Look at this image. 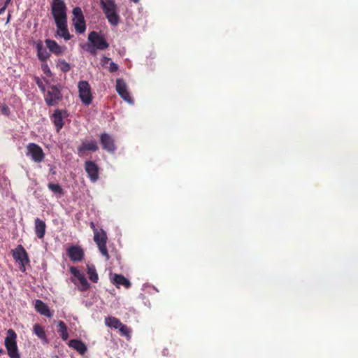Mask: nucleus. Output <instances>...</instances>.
<instances>
[{
  "mask_svg": "<svg viewBox=\"0 0 358 358\" xmlns=\"http://www.w3.org/2000/svg\"><path fill=\"white\" fill-rule=\"evenodd\" d=\"M51 13L55 23L66 21V6L63 0H53Z\"/></svg>",
  "mask_w": 358,
  "mask_h": 358,
  "instance_id": "3",
  "label": "nucleus"
},
{
  "mask_svg": "<svg viewBox=\"0 0 358 358\" xmlns=\"http://www.w3.org/2000/svg\"><path fill=\"white\" fill-rule=\"evenodd\" d=\"M73 25L76 31L79 34H83L85 31L86 25L82 10L80 7H76L73 9Z\"/></svg>",
  "mask_w": 358,
  "mask_h": 358,
  "instance_id": "7",
  "label": "nucleus"
},
{
  "mask_svg": "<svg viewBox=\"0 0 358 358\" xmlns=\"http://www.w3.org/2000/svg\"><path fill=\"white\" fill-rule=\"evenodd\" d=\"M118 329L122 336L130 337L131 329L127 325L122 323L120 327H118Z\"/></svg>",
  "mask_w": 358,
  "mask_h": 358,
  "instance_id": "31",
  "label": "nucleus"
},
{
  "mask_svg": "<svg viewBox=\"0 0 358 358\" xmlns=\"http://www.w3.org/2000/svg\"><path fill=\"white\" fill-rule=\"evenodd\" d=\"M105 324L106 326L114 328V329H118L119 327H120L122 322L120 320L115 317L113 316H108L105 318Z\"/></svg>",
  "mask_w": 358,
  "mask_h": 358,
  "instance_id": "24",
  "label": "nucleus"
},
{
  "mask_svg": "<svg viewBox=\"0 0 358 358\" xmlns=\"http://www.w3.org/2000/svg\"><path fill=\"white\" fill-rule=\"evenodd\" d=\"M48 186V188L55 194H63V189L59 184L49 183Z\"/></svg>",
  "mask_w": 358,
  "mask_h": 358,
  "instance_id": "30",
  "label": "nucleus"
},
{
  "mask_svg": "<svg viewBox=\"0 0 358 358\" xmlns=\"http://www.w3.org/2000/svg\"><path fill=\"white\" fill-rule=\"evenodd\" d=\"M68 115V113L66 110L57 109L50 116V119L54 123L57 132H59L64 126V117H66Z\"/></svg>",
  "mask_w": 358,
  "mask_h": 358,
  "instance_id": "13",
  "label": "nucleus"
},
{
  "mask_svg": "<svg viewBox=\"0 0 358 358\" xmlns=\"http://www.w3.org/2000/svg\"><path fill=\"white\" fill-rule=\"evenodd\" d=\"M70 272L76 279L83 275V273H81L80 271L74 266H71L70 268Z\"/></svg>",
  "mask_w": 358,
  "mask_h": 358,
  "instance_id": "32",
  "label": "nucleus"
},
{
  "mask_svg": "<svg viewBox=\"0 0 358 358\" xmlns=\"http://www.w3.org/2000/svg\"><path fill=\"white\" fill-rule=\"evenodd\" d=\"M35 308L37 312L40 314L46 316L48 317H51L52 316V313L50 312L48 306L42 301L36 300L35 301Z\"/></svg>",
  "mask_w": 358,
  "mask_h": 358,
  "instance_id": "19",
  "label": "nucleus"
},
{
  "mask_svg": "<svg viewBox=\"0 0 358 358\" xmlns=\"http://www.w3.org/2000/svg\"><path fill=\"white\" fill-rule=\"evenodd\" d=\"M87 273L88 275L90 280L92 282H95V283H96L98 282L99 276H98L96 268L94 265H92V264L87 265Z\"/></svg>",
  "mask_w": 358,
  "mask_h": 358,
  "instance_id": "23",
  "label": "nucleus"
},
{
  "mask_svg": "<svg viewBox=\"0 0 358 358\" xmlns=\"http://www.w3.org/2000/svg\"><path fill=\"white\" fill-rule=\"evenodd\" d=\"M17 335L13 329L7 331V336L5 338L4 344L10 358H20L17 346Z\"/></svg>",
  "mask_w": 358,
  "mask_h": 358,
  "instance_id": "2",
  "label": "nucleus"
},
{
  "mask_svg": "<svg viewBox=\"0 0 358 358\" xmlns=\"http://www.w3.org/2000/svg\"><path fill=\"white\" fill-rule=\"evenodd\" d=\"M41 68H42V70H43V73L47 76H51V71H50L48 65L45 62H43L42 64Z\"/></svg>",
  "mask_w": 358,
  "mask_h": 358,
  "instance_id": "33",
  "label": "nucleus"
},
{
  "mask_svg": "<svg viewBox=\"0 0 358 358\" xmlns=\"http://www.w3.org/2000/svg\"><path fill=\"white\" fill-rule=\"evenodd\" d=\"M88 41L99 50H106L109 47V43L105 37L95 31H92L88 34Z\"/></svg>",
  "mask_w": 358,
  "mask_h": 358,
  "instance_id": "6",
  "label": "nucleus"
},
{
  "mask_svg": "<svg viewBox=\"0 0 358 358\" xmlns=\"http://www.w3.org/2000/svg\"><path fill=\"white\" fill-rule=\"evenodd\" d=\"M45 44L51 52L56 55H62L66 50V47L60 46L55 41L46 39Z\"/></svg>",
  "mask_w": 358,
  "mask_h": 358,
  "instance_id": "17",
  "label": "nucleus"
},
{
  "mask_svg": "<svg viewBox=\"0 0 358 358\" xmlns=\"http://www.w3.org/2000/svg\"><path fill=\"white\" fill-rule=\"evenodd\" d=\"M100 143L103 149L106 150L108 152H114L116 150L114 139L110 135L106 133L101 134Z\"/></svg>",
  "mask_w": 358,
  "mask_h": 358,
  "instance_id": "15",
  "label": "nucleus"
},
{
  "mask_svg": "<svg viewBox=\"0 0 358 358\" xmlns=\"http://www.w3.org/2000/svg\"><path fill=\"white\" fill-rule=\"evenodd\" d=\"M57 332L59 334L62 340L66 341L69 338V334L67 331V327L63 321L58 322V329Z\"/></svg>",
  "mask_w": 358,
  "mask_h": 358,
  "instance_id": "25",
  "label": "nucleus"
},
{
  "mask_svg": "<svg viewBox=\"0 0 358 358\" xmlns=\"http://www.w3.org/2000/svg\"><path fill=\"white\" fill-rule=\"evenodd\" d=\"M2 110L3 112L5 113V114H8V108L6 106H3V108H2Z\"/></svg>",
  "mask_w": 358,
  "mask_h": 358,
  "instance_id": "38",
  "label": "nucleus"
},
{
  "mask_svg": "<svg viewBox=\"0 0 358 358\" xmlns=\"http://www.w3.org/2000/svg\"><path fill=\"white\" fill-rule=\"evenodd\" d=\"M66 254L71 261L80 262L84 259V250L79 245L69 246L66 250Z\"/></svg>",
  "mask_w": 358,
  "mask_h": 358,
  "instance_id": "12",
  "label": "nucleus"
},
{
  "mask_svg": "<svg viewBox=\"0 0 358 358\" xmlns=\"http://www.w3.org/2000/svg\"><path fill=\"white\" fill-rule=\"evenodd\" d=\"M69 346L73 348L81 355H83L87 351V347L85 344L80 340H70L69 342Z\"/></svg>",
  "mask_w": 358,
  "mask_h": 358,
  "instance_id": "21",
  "label": "nucleus"
},
{
  "mask_svg": "<svg viewBox=\"0 0 358 358\" xmlns=\"http://www.w3.org/2000/svg\"><path fill=\"white\" fill-rule=\"evenodd\" d=\"M100 4L103 13L109 23L115 27L120 22V15L117 13V6L114 0H100Z\"/></svg>",
  "mask_w": 358,
  "mask_h": 358,
  "instance_id": "1",
  "label": "nucleus"
},
{
  "mask_svg": "<svg viewBox=\"0 0 358 358\" xmlns=\"http://www.w3.org/2000/svg\"><path fill=\"white\" fill-rule=\"evenodd\" d=\"M62 99V93L57 86L52 85L48 88L45 95V101L48 106L57 105Z\"/></svg>",
  "mask_w": 358,
  "mask_h": 358,
  "instance_id": "5",
  "label": "nucleus"
},
{
  "mask_svg": "<svg viewBox=\"0 0 358 358\" xmlns=\"http://www.w3.org/2000/svg\"><path fill=\"white\" fill-rule=\"evenodd\" d=\"M10 0H5L6 3H8Z\"/></svg>",
  "mask_w": 358,
  "mask_h": 358,
  "instance_id": "42",
  "label": "nucleus"
},
{
  "mask_svg": "<svg viewBox=\"0 0 358 358\" xmlns=\"http://www.w3.org/2000/svg\"><path fill=\"white\" fill-rule=\"evenodd\" d=\"M118 70V66L113 62H110L108 66V71L111 73L116 72Z\"/></svg>",
  "mask_w": 358,
  "mask_h": 358,
  "instance_id": "34",
  "label": "nucleus"
},
{
  "mask_svg": "<svg viewBox=\"0 0 358 358\" xmlns=\"http://www.w3.org/2000/svg\"><path fill=\"white\" fill-rule=\"evenodd\" d=\"M27 155L29 156L36 163L42 162L45 157L43 149L38 145L33 143L27 145Z\"/></svg>",
  "mask_w": 358,
  "mask_h": 358,
  "instance_id": "9",
  "label": "nucleus"
},
{
  "mask_svg": "<svg viewBox=\"0 0 358 358\" xmlns=\"http://www.w3.org/2000/svg\"><path fill=\"white\" fill-rule=\"evenodd\" d=\"M107 239L108 238L105 231L101 230V232H99L95 230L94 241L96 243L101 255L106 257L107 259H108L109 255L106 248Z\"/></svg>",
  "mask_w": 358,
  "mask_h": 358,
  "instance_id": "8",
  "label": "nucleus"
},
{
  "mask_svg": "<svg viewBox=\"0 0 358 358\" xmlns=\"http://www.w3.org/2000/svg\"><path fill=\"white\" fill-rule=\"evenodd\" d=\"M99 50L98 48H95V46L92 44L87 45V51L90 52L91 55H94L96 54V51Z\"/></svg>",
  "mask_w": 358,
  "mask_h": 358,
  "instance_id": "35",
  "label": "nucleus"
},
{
  "mask_svg": "<svg viewBox=\"0 0 358 358\" xmlns=\"http://www.w3.org/2000/svg\"><path fill=\"white\" fill-rule=\"evenodd\" d=\"M134 2L137 3L139 1V0H132Z\"/></svg>",
  "mask_w": 358,
  "mask_h": 358,
  "instance_id": "41",
  "label": "nucleus"
},
{
  "mask_svg": "<svg viewBox=\"0 0 358 358\" xmlns=\"http://www.w3.org/2000/svg\"><path fill=\"white\" fill-rule=\"evenodd\" d=\"M113 283L119 288L120 285L125 288H129L131 285L130 281L121 274H115L113 278Z\"/></svg>",
  "mask_w": 358,
  "mask_h": 358,
  "instance_id": "20",
  "label": "nucleus"
},
{
  "mask_svg": "<svg viewBox=\"0 0 358 358\" xmlns=\"http://www.w3.org/2000/svg\"><path fill=\"white\" fill-rule=\"evenodd\" d=\"M99 166L94 162L87 160L85 162V170L93 182L99 179Z\"/></svg>",
  "mask_w": 358,
  "mask_h": 358,
  "instance_id": "14",
  "label": "nucleus"
},
{
  "mask_svg": "<svg viewBox=\"0 0 358 358\" xmlns=\"http://www.w3.org/2000/svg\"><path fill=\"white\" fill-rule=\"evenodd\" d=\"M29 262V257H28V254L27 253V252L24 250V265L25 264H27ZM25 271V268L24 267V271Z\"/></svg>",
  "mask_w": 358,
  "mask_h": 358,
  "instance_id": "37",
  "label": "nucleus"
},
{
  "mask_svg": "<svg viewBox=\"0 0 358 358\" xmlns=\"http://www.w3.org/2000/svg\"><path fill=\"white\" fill-rule=\"evenodd\" d=\"M57 28V34L61 38H64L66 41L70 40L71 38V34L67 28V20L64 22H56Z\"/></svg>",
  "mask_w": 358,
  "mask_h": 358,
  "instance_id": "16",
  "label": "nucleus"
},
{
  "mask_svg": "<svg viewBox=\"0 0 358 358\" xmlns=\"http://www.w3.org/2000/svg\"><path fill=\"white\" fill-rule=\"evenodd\" d=\"M4 353V350L2 348H0V355H3Z\"/></svg>",
  "mask_w": 358,
  "mask_h": 358,
  "instance_id": "40",
  "label": "nucleus"
},
{
  "mask_svg": "<svg viewBox=\"0 0 358 358\" xmlns=\"http://www.w3.org/2000/svg\"><path fill=\"white\" fill-rule=\"evenodd\" d=\"M13 258L19 264L20 268H22V246L19 245L17 248L12 250Z\"/></svg>",
  "mask_w": 358,
  "mask_h": 358,
  "instance_id": "26",
  "label": "nucleus"
},
{
  "mask_svg": "<svg viewBox=\"0 0 358 358\" xmlns=\"http://www.w3.org/2000/svg\"><path fill=\"white\" fill-rule=\"evenodd\" d=\"M110 62H111V61H110V58L107 57H103L102 58V59H101V63L102 66L106 67V65L108 63H109V64H110Z\"/></svg>",
  "mask_w": 358,
  "mask_h": 358,
  "instance_id": "36",
  "label": "nucleus"
},
{
  "mask_svg": "<svg viewBox=\"0 0 358 358\" xmlns=\"http://www.w3.org/2000/svg\"><path fill=\"white\" fill-rule=\"evenodd\" d=\"M5 9H6L5 6L2 7L1 8H0V15L2 14L4 12Z\"/></svg>",
  "mask_w": 358,
  "mask_h": 358,
  "instance_id": "39",
  "label": "nucleus"
},
{
  "mask_svg": "<svg viewBox=\"0 0 358 358\" xmlns=\"http://www.w3.org/2000/svg\"><path fill=\"white\" fill-rule=\"evenodd\" d=\"M99 149L95 140L85 141L77 148L78 155L80 157L85 156L88 152H94Z\"/></svg>",
  "mask_w": 358,
  "mask_h": 358,
  "instance_id": "10",
  "label": "nucleus"
},
{
  "mask_svg": "<svg viewBox=\"0 0 358 358\" xmlns=\"http://www.w3.org/2000/svg\"><path fill=\"white\" fill-rule=\"evenodd\" d=\"M77 280L78 281V287L80 291L85 292L90 289V285L87 282L86 278L83 274L81 276H80Z\"/></svg>",
  "mask_w": 358,
  "mask_h": 358,
  "instance_id": "27",
  "label": "nucleus"
},
{
  "mask_svg": "<svg viewBox=\"0 0 358 358\" xmlns=\"http://www.w3.org/2000/svg\"><path fill=\"white\" fill-rule=\"evenodd\" d=\"M34 334L42 341L47 342V337L44 329L39 324H35L34 326Z\"/></svg>",
  "mask_w": 358,
  "mask_h": 358,
  "instance_id": "28",
  "label": "nucleus"
},
{
  "mask_svg": "<svg viewBox=\"0 0 358 358\" xmlns=\"http://www.w3.org/2000/svg\"><path fill=\"white\" fill-rule=\"evenodd\" d=\"M36 50L38 59L43 62H45L50 56L46 48H45L41 43H38L36 44Z\"/></svg>",
  "mask_w": 358,
  "mask_h": 358,
  "instance_id": "22",
  "label": "nucleus"
},
{
  "mask_svg": "<svg viewBox=\"0 0 358 358\" xmlns=\"http://www.w3.org/2000/svg\"><path fill=\"white\" fill-rule=\"evenodd\" d=\"M57 66L60 69V70L64 73L69 71L71 69L70 64L64 59H59L58 61Z\"/></svg>",
  "mask_w": 358,
  "mask_h": 358,
  "instance_id": "29",
  "label": "nucleus"
},
{
  "mask_svg": "<svg viewBox=\"0 0 358 358\" xmlns=\"http://www.w3.org/2000/svg\"><path fill=\"white\" fill-rule=\"evenodd\" d=\"M79 97L86 106L90 105L92 101V94L90 85L87 81L81 80L78 84Z\"/></svg>",
  "mask_w": 358,
  "mask_h": 358,
  "instance_id": "4",
  "label": "nucleus"
},
{
  "mask_svg": "<svg viewBox=\"0 0 358 358\" xmlns=\"http://www.w3.org/2000/svg\"><path fill=\"white\" fill-rule=\"evenodd\" d=\"M116 90L118 94L129 103H133L134 100L130 93L127 90V86L125 82L122 78L116 80Z\"/></svg>",
  "mask_w": 358,
  "mask_h": 358,
  "instance_id": "11",
  "label": "nucleus"
},
{
  "mask_svg": "<svg viewBox=\"0 0 358 358\" xmlns=\"http://www.w3.org/2000/svg\"><path fill=\"white\" fill-rule=\"evenodd\" d=\"M45 229H46L45 222L39 218H36L35 220L34 231H35V234H36V236L39 239L43 238L45 234Z\"/></svg>",
  "mask_w": 358,
  "mask_h": 358,
  "instance_id": "18",
  "label": "nucleus"
}]
</instances>
